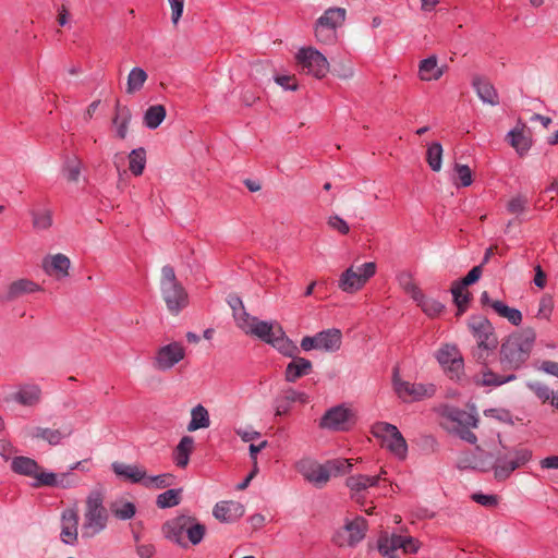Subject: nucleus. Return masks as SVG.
I'll return each instance as SVG.
<instances>
[{
    "mask_svg": "<svg viewBox=\"0 0 558 558\" xmlns=\"http://www.w3.org/2000/svg\"><path fill=\"white\" fill-rule=\"evenodd\" d=\"M104 487L98 486L88 494L84 507L82 537L92 538L107 527L109 513L104 506Z\"/></svg>",
    "mask_w": 558,
    "mask_h": 558,
    "instance_id": "f257e3e1",
    "label": "nucleus"
},
{
    "mask_svg": "<svg viewBox=\"0 0 558 558\" xmlns=\"http://www.w3.org/2000/svg\"><path fill=\"white\" fill-rule=\"evenodd\" d=\"M535 338L531 328L510 335L501 344V363L510 368L519 367L529 357Z\"/></svg>",
    "mask_w": 558,
    "mask_h": 558,
    "instance_id": "f03ea898",
    "label": "nucleus"
},
{
    "mask_svg": "<svg viewBox=\"0 0 558 558\" xmlns=\"http://www.w3.org/2000/svg\"><path fill=\"white\" fill-rule=\"evenodd\" d=\"M162 532L168 539L177 544L184 546V535H186L193 545H197L202 542L206 527L196 518L182 514L167 521Z\"/></svg>",
    "mask_w": 558,
    "mask_h": 558,
    "instance_id": "7ed1b4c3",
    "label": "nucleus"
},
{
    "mask_svg": "<svg viewBox=\"0 0 558 558\" xmlns=\"http://www.w3.org/2000/svg\"><path fill=\"white\" fill-rule=\"evenodd\" d=\"M468 327L476 341L473 356L476 361L484 362L498 345L494 326L486 317L477 315L468 319Z\"/></svg>",
    "mask_w": 558,
    "mask_h": 558,
    "instance_id": "20e7f679",
    "label": "nucleus"
},
{
    "mask_svg": "<svg viewBox=\"0 0 558 558\" xmlns=\"http://www.w3.org/2000/svg\"><path fill=\"white\" fill-rule=\"evenodd\" d=\"M160 292L167 308L172 314H179L189 304V295L178 281L174 269L166 265L161 268Z\"/></svg>",
    "mask_w": 558,
    "mask_h": 558,
    "instance_id": "39448f33",
    "label": "nucleus"
},
{
    "mask_svg": "<svg viewBox=\"0 0 558 558\" xmlns=\"http://www.w3.org/2000/svg\"><path fill=\"white\" fill-rule=\"evenodd\" d=\"M532 457V452L527 449H515L512 452L498 453L494 463L483 461L481 463L482 471L494 470V476L497 481L507 480L511 473L526 464Z\"/></svg>",
    "mask_w": 558,
    "mask_h": 558,
    "instance_id": "423d86ee",
    "label": "nucleus"
},
{
    "mask_svg": "<svg viewBox=\"0 0 558 558\" xmlns=\"http://www.w3.org/2000/svg\"><path fill=\"white\" fill-rule=\"evenodd\" d=\"M445 427L449 433L458 435L462 440L475 444L476 436L471 428L477 427L478 418L475 413L458 408H448L444 412Z\"/></svg>",
    "mask_w": 558,
    "mask_h": 558,
    "instance_id": "0eeeda50",
    "label": "nucleus"
},
{
    "mask_svg": "<svg viewBox=\"0 0 558 558\" xmlns=\"http://www.w3.org/2000/svg\"><path fill=\"white\" fill-rule=\"evenodd\" d=\"M372 433L376 438L381 439L391 453L400 459L407 457V441L396 425L387 422H377L372 426Z\"/></svg>",
    "mask_w": 558,
    "mask_h": 558,
    "instance_id": "6e6552de",
    "label": "nucleus"
},
{
    "mask_svg": "<svg viewBox=\"0 0 558 558\" xmlns=\"http://www.w3.org/2000/svg\"><path fill=\"white\" fill-rule=\"evenodd\" d=\"M375 272L376 264L373 262L364 263L357 267L351 266L341 274L338 287L343 292L354 293L361 290Z\"/></svg>",
    "mask_w": 558,
    "mask_h": 558,
    "instance_id": "1a4fd4ad",
    "label": "nucleus"
},
{
    "mask_svg": "<svg viewBox=\"0 0 558 558\" xmlns=\"http://www.w3.org/2000/svg\"><path fill=\"white\" fill-rule=\"evenodd\" d=\"M393 390L400 399L405 402L420 401L435 395L436 388L433 384L410 383L402 380L396 368L392 377Z\"/></svg>",
    "mask_w": 558,
    "mask_h": 558,
    "instance_id": "9d476101",
    "label": "nucleus"
},
{
    "mask_svg": "<svg viewBox=\"0 0 558 558\" xmlns=\"http://www.w3.org/2000/svg\"><path fill=\"white\" fill-rule=\"evenodd\" d=\"M296 60L304 73L311 74L316 78H323L329 72L327 58L315 48L300 49L296 53Z\"/></svg>",
    "mask_w": 558,
    "mask_h": 558,
    "instance_id": "9b49d317",
    "label": "nucleus"
},
{
    "mask_svg": "<svg viewBox=\"0 0 558 558\" xmlns=\"http://www.w3.org/2000/svg\"><path fill=\"white\" fill-rule=\"evenodd\" d=\"M436 359L451 379L460 378L463 372V359L456 345H442L437 351Z\"/></svg>",
    "mask_w": 558,
    "mask_h": 558,
    "instance_id": "f8f14e48",
    "label": "nucleus"
},
{
    "mask_svg": "<svg viewBox=\"0 0 558 558\" xmlns=\"http://www.w3.org/2000/svg\"><path fill=\"white\" fill-rule=\"evenodd\" d=\"M185 356V349L179 342H171L160 347L154 357V367L158 371L171 369Z\"/></svg>",
    "mask_w": 558,
    "mask_h": 558,
    "instance_id": "ddd939ff",
    "label": "nucleus"
},
{
    "mask_svg": "<svg viewBox=\"0 0 558 558\" xmlns=\"http://www.w3.org/2000/svg\"><path fill=\"white\" fill-rule=\"evenodd\" d=\"M242 316L245 317V320L240 323L239 328L246 335L255 336L266 343H269L272 333H276V329L281 328L277 323L259 320L257 317H253L250 314H242Z\"/></svg>",
    "mask_w": 558,
    "mask_h": 558,
    "instance_id": "4468645a",
    "label": "nucleus"
},
{
    "mask_svg": "<svg viewBox=\"0 0 558 558\" xmlns=\"http://www.w3.org/2000/svg\"><path fill=\"white\" fill-rule=\"evenodd\" d=\"M296 471L314 486L322 488L328 483L325 464L304 458L295 463Z\"/></svg>",
    "mask_w": 558,
    "mask_h": 558,
    "instance_id": "2eb2a0df",
    "label": "nucleus"
},
{
    "mask_svg": "<svg viewBox=\"0 0 558 558\" xmlns=\"http://www.w3.org/2000/svg\"><path fill=\"white\" fill-rule=\"evenodd\" d=\"M366 521L363 518L348 522L344 529L337 533L335 543L338 546H354L361 542L365 536Z\"/></svg>",
    "mask_w": 558,
    "mask_h": 558,
    "instance_id": "dca6fc26",
    "label": "nucleus"
},
{
    "mask_svg": "<svg viewBox=\"0 0 558 558\" xmlns=\"http://www.w3.org/2000/svg\"><path fill=\"white\" fill-rule=\"evenodd\" d=\"M350 417L351 412L349 409L342 405L333 407L322 417L319 426L332 430H344Z\"/></svg>",
    "mask_w": 558,
    "mask_h": 558,
    "instance_id": "f3484780",
    "label": "nucleus"
},
{
    "mask_svg": "<svg viewBox=\"0 0 558 558\" xmlns=\"http://www.w3.org/2000/svg\"><path fill=\"white\" fill-rule=\"evenodd\" d=\"M80 483V478L77 475L71 472L56 474L52 472H47L46 474H41L40 483H34V487H58V488H71L77 486Z\"/></svg>",
    "mask_w": 558,
    "mask_h": 558,
    "instance_id": "a211bd4d",
    "label": "nucleus"
},
{
    "mask_svg": "<svg viewBox=\"0 0 558 558\" xmlns=\"http://www.w3.org/2000/svg\"><path fill=\"white\" fill-rule=\"evenodd\" d=\"M11 469L16 474L34 478L35 483H40L41 474L47 473L34 459L23 456L12 459Z\"/></svg>",
    "mask_w": 558,
    "mask_h": 558,
    "instance_id": "6ab92c4d",
    "label": "nucleus"
},
{
    "mask_svg": "<svg viewBox=\"0 0 558 558\" xmlns=\"http://www.w3.org/2000/svg\"><path fill=\"white\" fill-rule=\"evenodd\" d=\"M244 506L238 501H220L214 507V517L226 523L233 522L244 514Z\"/></svg>",
    "mask_w": 558,
    "mask_h": 558,
    "instance_id": "aec40b11",
    "label": "nucleus"
},
{
    "mask_svg": "<svg viewBox=\"0 0 558 558\" xmlns=\"http://www.w3.org/2000/svg\"><path fill=\"white\" fill-rule=\"evenodd\" d=\"M71 262L64 254L58 253L44 259V269L58 279L69 276Z\"/></svg>",
    "mask_w": 558,
    "mask_h": 558,
    "instance_id": "412c9836",
    "label": "nucleus"
},
{
    "mask_svg": "<svg viewBox=\"0 0 558 558\" xmlns=\"http://www.w3.org/2000/svg\"><path fill=\"white\" fill-rule=\"evenodd\" d=\"M61 539L65 544L73 545L77 539L78 515L76 510L66 509L62 513Z\"/></svg>",
    "mask_w": 558,
    "mask_h": 558,
    "instance_id": "4be33fe9",
    "label": "nucleus"
},
{
    "mask_svg": "<svg viewBox=\"0 0 558 558\" xmlns=\"http://www.w3.org/2000/svg\"><path fill=\"white\" fill-rule=\"evenodd\" d=\"M72 430L69 427L63 428H48V427H34L31 430V436L35 439L47 441L51 446L61 444L62 439L69 437Z\"/></svg>",
    "mask_w": 558,
    "mask_h": 558,
    "instance_id": "5701e85b",
    "label": "nucleus"
},
{
    "mask_svg": "<svg viewBox=\"0 0 558 558\" xmlns=\"http://www.w3.org/2000/svg\"><path fill=\"white\" fill-rule=\"evenodd\" d=\"M312 369V362L305 357L298 356L296 354L286 367L284 379L288 383H295L301 377L308 375Z\"/></svg>",
    "mask_w": 558,
    "mask_h": 558,
    "instance_id": "b1692460",
    "label": "nucleus"
},
{
    "mask_svg": "<svg viewBox=\"0 0 558 558\" xmlns=\"http://www.w3.org/2000/svg\"><path fill=\"white\" fill-rule=\"evenodd\" d=\"M113 472L132 483H141L144 485L146 478V470L145 468L137 464H125L116 462L112 464Z\"/></svg>",
    "mask_w": 558,
    "mask_h": 558,
    "instance_id": "393cba45",
    "label": "nucleus"
},
{
    "mask_svg": "<svg viewBox=\"0 0 558 558\" xmlns=\"http://www.w3.org/2000/svg\"><path fill=\"white\" fill-rule=\"evenodd\" d=\"M14 401L25 407H34L41 400V388L36 384H24L13 396Z\"/></svg>",
    "mask_w": 558,
    "mask_h": 558,
    "instance_id": "a878e982",
    "label": "nucleus"
},
{
    "mask_svg": "<svg viewBox=\"0 0 558 558\" xmlns=\"http://www.w3.org/2000/svg\"><path fill=\"white\" fill-rule=\"evenodd\" d=\"M131 120L132 112L130 108L117 102L114 116L112 118V125L118 138L124 140L126 137Z\"/></svg>",
    "mask_w": 558,
    "mask_h": 558,
    "instance_id": "bb28decb",
    "label": "nucleus"
},
{
    "mask_svg": "<svg viewBox=\"0 0 558 558\" xmlns=\"http://www.w3.org/2000/svg\"><path fill=\"white\" fill-rule=\"evenodd\" d=\"M39 287L35 282L27 279H20L13 281L7 289L5 293L1 296V299L5 302H12L24 294L33 293L38 291Z\"/></svg>",
    "mask_w": 558,
    "mask_h": 558,
    "instance_id": "cd10ccee",
    "label": "nucleus"
},
{
    "mask_svg": "<svg viewBox=\"0 0 558 558\" xmlns=\"http://www.w3.org/2000/svg\"><path fill=\"white\" fill-rule=\"evenodd\" d=\"M342 343V335L339 329H327L317 333L318 350L336 352Z\"/></svg>",
    "mask_w": 558,
    "mask_h": 558,
    "instance_id": "c85d7f7f",
    "label": "nucleus"
},
{
    "mask_svg": "<svg viewBox=\"0 0 558 558\" xmlns=\"http://www.w3.org/2000/svg\"><path fill=\"white\" fill-rule=\"evenodd\" d=\"M473 87L475 88L477 96L483 102L490 106H496L499 104L498 94L492 83L487 80L475 76L473 78Z\"/></svg>",
    "mask_w": 558,
    "mask_h": 558,
    "instance_id": "c756f323",
    "label": "nucleus"
},
{
    "mask_svg": "<svg viewBox=\"0 0 558 558\" xmlns=\"http://www.w3.org/2000/svg\"><path fill=\"white\" fill-rule=\"evenodd\" d=\"M268 344H271L281 354L289 357H294L299 353V348L286 336L282 328L276 329V333H272Z\"/></svg>",
    "mask_w": 558,
    "mask_h": 558,
    "instance_id": "7c9ffc66",
    "label": "nucleus"
},
{
    "mask_svg": "<svg viewBox=\"0 0 558 558\" xmlns=\"http://www.w3.org/2000/svg\"><path fill=\"white\" fill-rule=\"evenodd\" d=\"M194 449V439L191 436H183L173 452V461L177 466L184 469L190 461V454Z\"/></svg>",
    "mask_w": 558,
    "mask_h": 558,
    "instance_id": "2f4dec72",
    "label": "nucleus"
},
{
    "mask_svg": "<svg viewBox=\"0 0 558 558\" xmlns=\"http://www.w3.org/2000/svg\"><path fill=\"white\" fill-rule=\"evenodd\" d=\"M404 536L398 534H385L378 539V550L384 556H397L396 551L402 549Z\"/></svg>",
    "mask_w": 558,
    "mask_h": 558,
    "instance_id": "473e14b6",
    "label": "nucleus"
},
{
    "mask_svg": "<svg viewBox=\"0 0 558 558\" xmlns=\"http://www.w3.org/2000/svg\"><path fill=\"white\" fill-rule=\"evenodd\" d=\"M444 74L442 68L438 66L437 58L430 56L420 62L418 75L423 81L438 80Z\"/></svg>",
    "mask_w": 558,
    "mask_h": 558,
    "instance_id": "72a5a7b5",
    "label": "nucleus"
},
{
    "mask_svg": "<svg viewBox=\"0 0 558 558\" xmlns=\"http://www.w3.org/2000/svg\"><path fill=\"white\" fill-rule=\"evenodd\" d=\"M347 11L343 8H329L316 21L331 29L336 31L343 25L345 21Z\"/></svg>",
    "mask_w": 558,
    "mask_h": 558,
    "instance_id": "f704fd0d",
    "label": "nucleus"
},
{
    "mask_svg": "<svg viewBox=\"0 0 558 558\" xmlns=\"http://www.w3.org/2000/svg\"><path fill=\"white\" fill-rule=\"evenodd\" d=\"M380 476H368V475H352L345 481V485L353 495L366 490L368 487H374L378 484Z\"/></svg>",
    "mask_w": 558,
    "mask_h": 558,
    "instance_id": "c9c22d12",
    "label": "nucleus"
},
{
    "mask_svg": "<svg viewBox=\"0 0 558 558\" xmlns=\"http://www.w3.org/2000/svg\"><path fill=\"white\" fill-rule=\"evenodd\" d=\"M210 425L209 413L207 409L197 404L191 410V421L187 425L189 432H195L197 429L207 428Z\"/></svg>",
    "mask_w": 558,
    "mask_h": 558,
    "instance_id": "e433bc0d",
    "label": "nucleus"
},
{
    "mask_svg": "<svg viewBox=\"0 0 558 558\" xmlns=\"http://www.w3.org/2000/svg\"><path fill=\"white\" fill-rule=\"evenodd\" d=\"M492 308L496 314L514 326H519L522 322V313L517 308L506 305L501 301H494V303H492Z\"/></svg>",
    "mask_w": 558,
    "mask_h": 558,
    "instance_id": "4c0bfd02",
    "label": "nucleus"
},
{
    "mask_svg": "<svg viewBox=\"0 0 558 558\" xmlns=\"http://www.w3.org/2000/svg\"><path fill=\"white\" fill-rule=\"evenodd\" d=\"M166 108L162 105L150 106L144 113L143 122L150 130L157 129L166 118Z\"/></svg>",
    "mask_w": 558,
    "mask_h": 558,
    "instance_id": "58836bf2",
    "label": "nucleus"
},
{
    "mask_svg": "<svg viewBox=\"0 0 558 558\" xmlns=\"http://www.w3.org/2000/svg\"><path fill=\"white\" fill-rule=\"evenodd\" d=\"M148 75L142 68H133L129 75H128V82H126V94L133 95L137 92H140L145 82L147 81Z\"/></svg>",
    "mask_w": 558,
    "mask_h": 558,
    "instance_id": "ea45409f",
    "label": "nucleus"
},
{
    "mask_svg": "<svg viewBox=\"0 0 558 558\" xmlns=\"http://www.w3.org/2000/svg\"><path fill=\"white\" fill-rule=\"evenodd\" d=\"M146 165V151L143 147L133 149L129 154V169L134 175H141Z\"/></svg>",
    "mask_w": 558,
    "mask_h": 558,
    "instance_id": "a19ab883",
    "label": "nucleus"
},
{
    "mask_svg": "<svg viewBox=\"0 0 558 558\" xmlns=\"http://www.w3.org/2000/svg\"><path fill=\"white\" fill-rule=\"evenodd\" d=\"M352 462L350 459H333L325 463L328 481L331 476H338L350 472Z\"/></svg>",
    "mask_w": 558,
    "mask_h": 558,
    "instance_id": "79ce46f5",
    "label": "nucleus"
},
{
    "mask_svg": "<svg viewBox=\"0 0 558 558\" xmlns=\"http://www.w3.org/2000/svg\"><path fill=\"white\" fill-rule=\"evenodd\" d=\"M110 509L114 517L120 520H129L133 518L136 512L135 505L123 499L112 502Z\"/></svg>",
    "mask_w": 558,
    "mask_h": 558,
    "instance_id": "37998d69",
    "label": "nucleus"
},
{
    "mask_svg": "<svg viewBox=\"0 0 558 558\" xmlns=\"http://www.w3.org/2000/svg\"><path fill=\"white\" fill-rule=\"evenodd\" d=\"M426 161L435 172L441 170L442 166V146L439 143H433L426 151Z\"/></svg>",
    "mask_w": 558,
    "mask_h": 558,
    "instance_id": "c03bdc74",
    "label": "nucleus"
},
{
    "mask_svg": "<svg viewBox=\"0 0 558 558\" xmlns=\"http://www.w3.org/2000/svg\"><path fill=\"white\" fill-rule=\"evenodd\" d=\"M415 302L429 317L438 316L444 311V305L439 301L428 298L424 293H422L421 300L417 298Z\"/></svg>",
    "mask_w": 558,
    "mask_h": 558,
    "instance_id": "a18cd8bd",
    "label": "nucleus"
},
{
    "mask_svg": "<svg viewBox=\"0 0 558 558\" xmlns=\"http://www.w3.org/2000/svg\"><path fill=\"white\" fill-rule=\"evenodd\" d=\"M173 481L174 476L170 473H165L160 475L146 474L144 486L150 489H161L170 487L173 484Z\"/></svg>",
    "mask_w": 558,
    "mask_h": 558,
    "instance_id": "49530a36",
    "label": "nucleus"
},
{
    "mask_svg": "<svg viewBox=\"0 0 558 558\" xmlns=\"http://www.w3.org/2000/svg\"><path fill=\"white\" fill-rule=\"evenodd\" d=\"M508 137L510 138V145L517 150V153L523 156L530 149V141L521 131L512 130L509 132Z\"/></svg>",
    "mask_w": 558,
    "mask_h": 558,
    "instance_id": "de8ad7c7",
    "label": "nucleus"
},
{
    "mask_svg": "<svg viewBox=\"0 0 558 558\" xmlns=\"http://www.w3.org/2000/svg\"><path fill=\"white\" fill-rule=\"evenodd\" d=\"M315 37L318 43L324 45H333L338 39L337 32L318 22L315 24Z\"/></svg>",
    "mask_w": 558,
    "mask_h": 558,
    "instance_id": "09e8293b",
    "label": "nucleus"
},
{
    "mask_svg": "<svg viewBox=\"0 0 558 558\" xmlns=\"http://www.w3.org/2000/svg\"><path fill=\"white\" fill-rule=\"evenodd\" d=\"M33 227L37 230H47L52 225V214L49 209L33 210Z\"/></svg>",
    "mask_w": 558,
    "mask_h": 558,
    "instance_id": "8fccbe9b",
    "label": "nucleus"
},
{
    "mask_svg": "<svg viewBox=\"0 0 558 558\" xmlns=\"http://www.w3.org/2000/svg\"><path fill=\"white\" fill-rule=\"evenodd\" d=\"M181 490L180 489H168L157 497V506L161 509L174 507L180 504Z\"/></svg>",
    "mask_w": 558,
    "mask_h": 558,
    "instance_id": "3c124183",
    "label": "nucleus"
},
{
    "mask_svg": "<svg viewBox=\"0 0 558 558\" xmlns=\"http://www.w3.org/2000/svg\"><path fill=\"white\" fill-rule=\"evenodd\" d=\"M227 303L232 308L236 326L240 327V323H243L245 320V317L242 316V314H248L245 311L242 300L236 294H229L227 298Z\"/></svg>",
    "mask_w": 558,
    "mask_h": 558,
    "instance_id": "603ef678",
    "label": "nucleus"
},
{
    "mask_svg": "<svg viewBox=\"0 0 558 558\" xmlns=\"http://www.w3.org/2000/svg\"><path fill=\"white\" fill-rule=\"evenodd\" d=\"M527 387L531 391L535 393V396L543 402H549V399L553 397V389L549 388L546 384L539 380H531L527 383Z\"/></svg>",
    "mask_w": 558,
    "mask_h": 558,
    "instance_id": "864d4df0",
    "label": "nucleus"
},
{
    "mask_svg": "<svg viewBox=\"0 0 558 558\" xmlns=\"http://www.w3.org/2000/svg\"><path fill=\"white\" fill-rule=\"evenodd\" d=\"M465 286L461 282H456L451 289L456 304L459 307V312H464L465 305L469 302V293L465 290Z\"/></svg>",
    "mask_w": 558,
    "mask_h": 558,
    "instance_id": "5fc2aeb1",
    "label": "nucleus"
},
{
    "mask_svg": "<svg viewBox=\"0 0 558 558\" xmlns=\"http://www.w3.org/2000/svg\"><path fill=\"white\" fill-rule=\"evenodd\" d=\"M401 286L402 288L404 289V291L411 295V298L413 299V301L415 302L417 300V298H422V291L421 289L415 284V282L412 280L411 276L409 275H403L401 277Z\"/></svg>",
    "mask_w": 558,
    "mask_h": 558,
    "instance_id": "6e6d98bb",
    "label": "nucleus"
},
{
    "mask_svg": "<svg viewBox=\"0 0 558 558\" xmlns=\"http://www.w3.org/2000/svg\"><path fill=\"white\" fill-rule=\"evenodd\" d=\"M513 378H514L513 375H510L507 378H502L501 376L496 375L493 372H484L482 374L481 378L477 379V383L485 385V386H490V385L498 386V385H501V384L509 381Z\"/></svg>",
    "mask_w": 558,
    "mask_h": 558,
    "instance_id": "4d7b16f0",
    "label": "nucleus"
},
{
    "mask_svg": "<svg viewBox=\"0 0 558 558\" xmlns=\"http://www.w3.org/2000/svg\"><path fill=\"white\" fill-rule=\"evenodd\" d=\"M333 75L341 80H351L354 76V70L350 62L339 61L332 69Z\"/></svg>",
    "mask_w": 558,
    "mask_h": 558,
    "instance_id": "13d9d810",
    "label": "nucleus"
},
{
    "mask_svg": "<svg viewBox=\"0 0 558 558\" xmlns=\"http://www.w3.org/2000/svg\"><path fill=\"white\" fill-rule=\"evenodd\" d=\"M554 308V300L550 295H544L539 300L537 317L548 319Z\"/></svg>",
    "mask_w": 558,
    "mask_h": 558,
    "instance_id": "bf43d9fd",
    "label": "nucleus"
},
{
    "mask_svg": "<svg viewBox=\"0 0 558 558\" xmlns=\"http://www.w3.org/2000/svg\"><path fill=\"white\" fill-rule=\"evenodd\" d=\"M454 170L458 174L461 186H469L472 184V182H473L472 171L469 166L457 163L454 166Z\"/></svg>",
    "mask_w": 558,
    "mask_h": 558,
    "instance_id": "052dcab7",
    "label": "nucleus"
},
{
    "mask_svg": "<svg viewBox=\"0 0 558 558\" xmlns=\"http://www.w3.org/2000/svg\"><path fill=\"white\" fill-rule=\"evenodd\" d=\"M526 204V197L518 195L508 202L507 209L510 214H521L525 210Z\"/></svg>",
    "mask_w": 558,
    "mask_h": 558,
    "instance_id": "680f3d73",
    "label": "nucleus"
},
{
    "mask_svg": "<svg viewBox=\"0 0 558 558\" xmlns=\"http://www.w3.org/2000/svg\"><path fill=\"white\" fill-rule=\"evenodd\" d=\"M327 225L341 234H348L350 231L348 223L338 215L330 216L327 220Z\"/></svg>",
    "mask_w": 558,
    "mask_h": 558,
    "instance_id": "e2e57ef3",
    "label": "nucleus"
},
{
    "mask_svg": "<svg viewBox=\"0 0 558 558\" xmlns=\"http://www.w3.org/2000/svg\"><path fill=\"white\" fill-rule=\"evenodd\" d=\"M81 173V161L78 159H72L68 162L65 168L66 179L71 182H76Z\"/></svg>",
    "mask_w": 558,
    "mask_h": 558,
    "instance_id": "0e129e2a",
    "label": "nucleus"
},
{
    "mask_svg": "<svg viewBox=\"0 0 558 558\" xmlns=\"http://www.w3.org/2000/svg\"><path fill=\"white\" fill-rule=\"evenodd\" d=\"M168 2L171 8V21L177 25L182 16L185 0H168Z\"/></svg>",
    "mask_w": 558,
    "mask_h": 558,
    "instance_id": "69168bd1",
    "label": "nucleus"
},
{
    "mask_svg": "<svg viewBox=\"0 0 558 558\" xmlns=\"http://www.w3.org/2000/svg\"><path fill=\"white\" fill-rule=\"evenodd\" d=\"M284 401L288 403L292 402H300V403H307L308 402V396L304 392L296 391L294 389H288L284 391Z\"/></svg>",
    "mask_w": 558,
    "mask_h": 558,
    "instance_id": "338daca9",
    "label": "nucleus"
},
{
    "mask_svg": "<svg viewBox=\"0 0 558 558\" xmlns=\"http://www.w3.org/2000/svg\"><path fill=\"white\" fill-rule=\"evenodd\" d=\"M276 83L288 90H296L298 83L294 75H279L275 78Z\"/></svg>",
    "mask_w": 558,
    "mask_h": 558,
    "instance_id": "774afa93",
    "label": "nucleus"
}]
</instances>
